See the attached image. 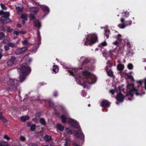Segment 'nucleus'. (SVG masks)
<instances>
[{
	"label": "nucleus",
	"mask_w": 146,
	"mask_h": 146,
	"mask_svg": "<svg viewBox=\"0 0 146 146\" xmlns=\"http://www.w3.org/2000/svg\"><path fill=\"white\" fill-rule=\"evenodd\" d=\"M67 71L70 75L74 76L78 84L82 86L84 88H88L90 86L94 84L96 80V77L94 75L85 71L80 74L77 73L78 69L76 68H68Z\"/></svg>",
	"instance_id": "nucleus-1"
},
{
	"label": "nucleus",
	"mask_w": 146,
	"mask_h": 146,
	"mask_svg": "<svg viewBox=\"0 0 146 146\" xmlns=\"http://www.w3.org/2000/svg\"><path fill=\"white\" fill-rule=\"evenodd\" d=\"M31 70L30 67L25 65H21L18 68V71L19 74V80L10 78L7 82V84L10 87V89L11 90L15 91L17 90L18 82H22L24 81L27 76L31 72Z\"/></svg>",
	"instance_id": "nucleus-2"
},
{
	"label": "nucleus",
	"mask_w": 146,
	"mask_h": 146,
	"mask_svg": "<svg viewBox=\"0 0 146 146\" xmlns=\"http://www.w3.org/2000/svg\"><path fill=\"white\" fill-rule=\"evenodd\" d=\"M65 114H62L61 116L62 122L65 123L67 122L72 127L77 129L79 131H74L73 132V134L74 136L78 139L82 140V142H83L84 135L81 130L80 125L78 123L76 120L69 118L68 113L66 110H65Z\"/></svg>",
	"instance_id": "nucleus-3"
},
{
	"label": "nucleus",
	"mask_w": 146,
	"mask_h": 146,
	"mask_svg": "<svg viewBox=\"0 0 146 146\" xmlns=\"http://www.w3.org/2000/svg\"><path fill=\"white\" fill-rule=\"evenodd\" d=\"M127 93L126 94L129 100H131L133 99V96L134 94H135L136 96H141L145 94V91L142 90L140 94L137 92V88H134L133 85L132 84H128L127 86Z\"/></svg>",
	"instance_id": "nucleus-4"
},
{
	"label": "nucleus",
	"mask_w": 146,
	"mask_h": 146,
	"mask_svg": "<svg viewBox=\"0 0 146 146\" xmlns=\"http://www.w3.org/2000/svg\"><path fill=\"white\" fill-rule=\"evenodd\" d=\"M97 36L95 34H90L86 35L83 40L84 45H91L96 41Z\"/></svg>",
	"instance_id": "nucleus-5"
},
{
	"label": "nucleus",
	"mask_w": 146,
	"mask_h": 146,
	"mask_svg": "<svg viewBox=\"0 0 146 146\" xmlns=\"http://www.w3.org/2000/svg\"><path fill=\"white\" fill-rule=\"evenodd\" d=\"M3 15L0 19L1 22L5 24H7L10 21L9 17L10 15V13L9 12H4L2 11H0V15Z\"/></svg>",
	"instance_id": "nucleus-6"
},
{
	"label": "nucleus",
	"mask_w": 146,
	"mask_h": 146,
	"mask_svg": "<svg viewBox=\"0 0 146 146\" xmlns=\"http://www.w3.org/2000/svg\"><path fill=\"white\" fill-rule=\"evenodd\" d=\"M80 64L83 66H84L86 67L88 66L89 69L91 70H93V69L90 67L91 65L89 64V63L90 62V58L82 57L80 60Z\"/></svg>",
	"instance_id": "nucleus-7"
},
{
	"label": "nucleus",
	"mask_w": 146,
	"mask_h": 146,
	"mask_svg": "<svg viewBox=\"0 0 146 146\" xmlns=\"http://www.w3.org/2000/svg\"><path fill=\"white\" fill-rule=\"evenodd\" d=\"M120 21L121 23L118 24V26L120 28L122 29L125 28L128 25H130L132 22L131 20L125 21L123 18H121Z\"/></svg>",
	"instance_id": "nucleus-8"
},
{
	"label": "nucleus",
	"mask_w": 146,
	"mask_h": 146,
	"mask_svg": "<svg viewBox=\"0 0 146 146\" xmlns=\"http://www.w3.org/2000/svg\"><path fill=\"white\" fill-rule=\"evenodd\" d=\"M119 45V42L117 40H116L115 42H113L110 46L111 49L110 50V52L111 54H112L111 52H113V54H114L115 53L117 52V50H116L117 48Z\"/></svg>",
	"instance_id": "nucleus-9"
},
{
	"label": "nucleus",
	"mask_w": 146,
	"mask_h": 146,
	"mask_svg": "<svg viewBox=\"0 0 146 146\" xmlns=\"http://www.w3.org/2000/svg\"><path fill=\"white\" fill-rule=\"evenodd\" d=\"M29 17L30 20H33V21L34 26L38 29H39L41 27V25L39 21L35 19V16L32 14L30 15Z\"/></svg>",
	"instance_id": "nucleus-10"
},
{
	"label": "nucleus",
	"mask_w": 146,
	"mask_h": 146,
	"mask_svg": "<svg viewBox=\"0 0 146 146\" xmlns=\"http://www.w3.org/2000/svg\"><path fill=\"white\" fill-rule=\"evenodd\" d=\"M18 61V59L16 57L14 56H12L10 59L7 61V64L9 66H11L16 63Z\"/></svg>",
	"instance_id": "nucleus-11"
},
{
	"label": "nucleus",
	"mask_w": 146,
	"mask_h": 146,
	"mask_svg": "<svg viewBox=\"0 0 146 146\" xmlns=\"http://www.w3.org/2000/svg\"><path fill=\"white\" fill-rule=\"evenodd\" d=\"M27 49V48L26 47L18 48L15 51V54L17 55H19L25 52Z\"/></svg>",
	"instance_id": "nucleus-12"
},
{
	"label": "nucleus",
	"mask_w": 146,
	"mask_h": 146,
	"mask_svg": "<svg viewBox=\"0 0 146 146\" xmlns=\"http://www.w3.org/2000/svg\"><path fill=\"white\" fill-rule=\"evenodd\" d=\"M124 98V96L121 93H118L116 97L117 100L119 102H123Z\"/></svg>",
	"instance_id": "nucleus-13"
},
{
	"label": "nucleus",
	"mask_w": 146,
	"mask_h": 146,
	"mask_svg": "<svg viewBox=\"0 0 146 146\" xmlns=\"http://www.w3.org/2000/svg\"><path fill=\"white\" fill-rule=\"evenodd\" d=\"M30 12L31 14L30 15L32 14L34 16V15L36 14V13L38 11V9L37 8L35 7H31L30 9Z\"/></svg>",
	"instance_id": "nucleus-14"
},
{
	"label": "nucleus",
	"mask_w": 146,
	"mask_h": 146,
	"mask_svg": "<svg viewBox=\"0 0 146 146\" xmlns=\"http://www.w3.org/2000/svg\"><path fill=\"white\" fill-rule=\"evenodd\" d=\"M101 106L103 107H107L110 106V104L107 100L102 101L100 104Z\"/></svg>",
	"instance_id": "nucleus-15"
},
{
	"label": "nucleus",
	"mask_w": 146,
	"mask_h": 146,
	"mask_svg": "<svg viewBox=\"0 0 146 146\" xmlns=\"http://www.w3.org/2000/svg\"><path fill=\"white\" fill-rule=\"evenodd\" d=\"M41 7L44 13H46V14H48L49 12V8L46 5H41Z\"/></svg>",
	"instance_id": "nucleus-16"
},
{
	"label": "nucleus",
	"mask_w": 146,
	"mask_h": 146,
	"mask_svg": "<svg viewBox=\"0 0 146 146\" xmlns=\"http://www.w3.org/2000/svg\"><path fill=\"white\" fill-rule=\"evenodd\" d=\"M114 37L116 38L117 40L123 43V42H122V38L121 35V34H118L117 36H115Z\"/></svg>",
	"instance_id": "nucleus-17"
},
{
	"label": "nucleus",
	"mask_w": 146,
	"mask_h": 146,
	"mask_svg": "<svg viewBox=\"0 0 146 146\" xmlns=\"http://www.w3.org/2000/svg\"><path fill=\"white\" fill-rule=\"evenodd\" d=\"M7 37V40L8 41L9 40V38L8 36H6ZM6 37L5 36V35L4 33H1L0 34V39L3 40Z\"/></svg>",
	"instance_id": "nucleus-18"
},
{
	"label": "nucleus",
	"mask_w": 146,
	"mask_h": 146,
	"mask_svg": "<svg viewBox=\"0 0 146 146\" xmlns=\"http://www.w3.org/2000/svg\"><path fill=\"white\" fill-rule=\"evenodd\" d=\"M44 139L46 141L49 142L51 140V137L50 136L46 135L44 137Z\"/></svg>",
	"instance_id": "nucleus-19"
},
{
	"label": "nucleus",
	"mask_w": 146,
	"mask_h": 146,
	"mask_svg": "<svg viewBox=\"0 0 146 146\" xmlns=\"http://www.w3.org/2000/svg\"><path fill=\"white\" fill-rule=\"evenodd\" d=\"M0 146H9L7 142L2 141L0 142Z\"/></svg>",
	"instance_id": "nucleus-20"
},
{
	"label": "nucleus",
	"mask_w": 146,
	"mask_h": 146,
	"mask_svg": "<svg viewBox=\"0 0 146 146\" xmlns=\"http://www.w3.org/2000/svg\"><path fill=\"white\" fill-rule=\"evenodd\" d=\"M58 66L56 65H54L52 68L53 72L56 73L58 72Z\"/></svg>",
	"instance_id": "nucleus-21"
},
{
	"label": "nucleus",
	"mask_w": 146,
	"mask_h": 146,
	"mask_svg": "<svg viewBox=\"0 0 146 146\" xmlns=\"http://www.w3.org/2000/svg\"><path fill=\"white\" fill-rule=\"evenodd\" d=\"M110 34V31L107 28L105 29V36H106L107 38H109V35Z\"/></svg>",
	"instance_id": "nucleus-22"
},
{
	"label": "nucleus",
	"mask_w": 146,
	"mask_h": 146,
	"mask_svg": "<svg viewBox=\"0 0 146 146\" xmlns=\"http://www.w3.org/2000/svg\"><path fill=\"white\" fill-rule=\"evenodd\" d=\"M124 68V66L122 64H119L117 66V69L119 71H121L123 70Z\"/></svg>",
	"instance_id": "nucleus-23"
},
{
	"label": "nucleus",
	"mask_w": 146,
	"mask_h": 146,
	"mask_svg": "<svg viewBox=\"0 0 146 146\" xmlns=\"http://www.w3.org/2000/svg\"><path fill=\"white\" fill-rule=\"evenodd\" d=\"M29 119V117L28 116H22L21 118V121L23 122H25Z\"/></svg>",
	"instance_id": "nucleus-24"
},
{
	"label": "nucleus",
	"mask_w": 146,
	"mask_h": 146,
	"mask_svg": "<svg viewBox=\"0 0 146 146\" xmlns=\"http://www.w3.org/2000/svg\"><path fill=\"white\" fill-rule=\"evenodd\" d=\"M57 128L60 131H62L64 129V127L62 126L60 124H58L57 125Z\"/></svg>",
	"instance_id": "nucleus-25"
},
{
	"label": "nucleus",
	"mask_w": 146,
	"mask_h": 146,
	"mask_svg": "<svg viewBox=\"0 0 146 146\" xmlns=\"http://www.w3.org/2000/svg\"><path fill=\"white\" fill-rule=\"evenodd\" d=\"M21 18L24 21H26L27 19V16L26 14H23L21 15Z\"/></svg>",
	"instance_id": "nucleus-26"
},
{
	"label": "nucleus",
	"mask_w": 146,
	"mask_h": 146,
	"mask_svg": "<svg viewBox=\"0 0 146 146\" xmlns=\"http://www.w3.org/2000/svg\"><path fill=\"white\" fill-rule=\"evenodd\" d=\"M65 142L64 144V146H68L70 141V139L69 138H67L65 139Z\"/></svg>",
	"instance_id": "nucleus-27"
},
{
	"label": "nucleus",
	"mask_w": 146,
	"mask_h": 146,
	"mask_svg": "<svg viewBox=\"0 0 146 146\" xmlns=\"http://www.w3.org/2000/svg\"><path fill=\"white\" fill-rule=\"evenodd\" d=\"M16 8L17 13H21L22 11V7H16Z\"/></svg>",
	"instance_id": "nucleus-28"
},
{
	"label": "nucleus",
	"mask_w": 146,
	"mask_h": 146,
	"mask_svg": "<svg viewBox=\"0 0 146 146\" xmlns=\"http://www.w3.org/2000/svg\"><path fill=\"white\" fill-rule=\"evenodd\" d=\"M65 131L66 133L68 134H72L73 133L72 131L68 128H65Z\"/></svg>",
	"instance_id": "nucleus-29"
},
{
	"label": "nucleus",
	"mask_w": 146,
	"mask_h": 146,
	"mask_svg": "<svg viewBox=\"0 0 146 146\" xmlns=\"http://www.w3.org/2000/svg\"><path fill=\"white\" fill-rule=\"evenodd\" d=\"M129 13L128 12H125L122 13V15L126 17H127L129 15Z\"/></svg>",
	"instance_id": "nucleus-30"
},
{
	"label": "nucleus",
	"mask_w": 146,
	"mask_h": 146,
	"mask_svg": "<svg viewBox=\"0 0 146 146\" xmlns=\"http://www.w3.org/2000/svg\"><path fill=\"white\" fill-rule=\"evenodd\" d=\"M40 123L44 125H46V123L45 120L42 118H41L40 119Z\"/></svg>",
	"instance_id": "nucleus-31"
},
{
	"label": "nucleus",
	"mask_w": 146,
	"mask_h": 146,
	"mask_svg": "<svg viewBox=\"0 0 146 146\" xmlns=\"http://www.w3.org/2000/svg\"><path fill=\"white\" fill-rule=\"evenodd\" d=\"M107 45V43L105 41L102 42L99 45V47H102V46H105Z\"/></svg>",
	"instance_id": "nucleus-32"
},
{
	"label": "nucleus",
	"mask_w": 146,
	"mask_h": 146,
	"mask_svg": "<svg viewBox=\"0 0 146 146\" xmlns=\"http://www.w3.org/2000/svg\"><path fill=\"white\" fill-rule=\"evenodd\" d=\"M19 139L21 141L24 142L25 141L26 138L24 136L21 135L19 137Z\"/></svg>",
	"instance_id": "nucleus-33"
},
{
	"label": "nucleus",
	"mask_w": 146,
	"mask_h": 146,
	"mask_svg": "<svg viewBox=\"0 0 146 146\" xmlns=\"http://www.w3.org/2000/svg\"><path fill=\"white\" fill-rule=\"evenodd\" d=\"M7 45H8L9 47H10L11 48H14L15 47V44L13 42H9L7 44Z\"/></svg>",
	"instance_id": "nucleus-34"
},
{
	"label": "nucleus",
	"mask_w": 146,
	"mask_h": 146,
	"mask_svg": "<svg viewBox=\"0 0 146 146\" xmlns=\"http://www.w3.org/2000/svg\"><path fill=\"white\" fill-rule=\"evenodd\" d=\"M107 73L109 76L110 77H112L113 76V72L109 70L107 72Z\"/></svg>",
	"instance_id": "nucleus-35"
},
{
	"label": "nucleus",
	"mask_w": 146,
	"mask_h": 146,
	"mask_svg": "<svg viewBox=\"0 0 146 146\" xmlns=\"http://www.w3.org/2000/svg\"><path fill=\"white\" fill-rule=\"evenodd\" d=\"M37 50V48H36L35 47H33V49H32L31 50L32 53L33 54L35 53L36 52Z\"/></svg>",
	"instance_id": "nucleus-36"
},
{
	"label": "nucleus",
	"mask_w": 146,
	"mask_h": 146,
	"mask_svg": "<svg viewBox=\"0 0 146 146\" xmlns=\"http://www.w3.org/2000/svg\"><path fill=\"white\" fill-rule=\"evenodd\" d=\"M128 68L129 70H132L133 69V66L131 64H129L128 65Z\"/></svg>",
	"instance_id": "nucleus-37"
},
{
	"label": "nucleus",
	"mask_w": 146,
	"mask_h": 146,
	"mask_svg": "<svg viewBox=\"0 0 146 146\" xmlns=\"http://www.w3.org/2000/svg\"><path fill=\"white\" fill-rule=\"evenodd\" d=\"M36 125H32L30 127V129L31 130L33 131L35 129Z\"/></svg>",
	"instance_id": "nucleus-38"
},
{
	"label": "nucleus",
	"mask_w": 146,
	"mask_h": 146,
	"mask_svg": "<svg viewBox=\"0 0 146 146\" xmlns=\"http://www.w3.org/2000/svg\"><path fill=\"white\" fill-rule=\"evenodd\" d=\"M37 35L39 40H40L41 39V37L40 35V32L38 30L37 31Z\"/></svg>",
	"instance_id": "nucleus-39"
},
{
	"label": "nucleus",
	"mask_w": 146,
	"mask_h": 146,
	"mask_svg": "<svg viewBox=\"0 0 146 146\" xmlns=\"http://www.w3.org/2000/svg\"><path fill=\"white\" fill-rule=\"evenodd\" d=\"M3 138L7 141H9L10 139V137L7 135H4Z\"/></svg>",
	"instance_id": "nucleus-40"
},
{
	"label": "nucleus",
	"mask_w": 146,
	"mask_h": 146,
	"mask_svg": "<svg viewBox=\"0 0 146 146\" xmlns=\"http://www.w3.org/2000/svg\"><path fill=\"white\" fill-rule=\"evenodd\" d=\"M1 7L3 9L6 10L7 9V8L4 5L2 4H1Z\"/></svg>",
	"instance_id": "nucleus-41"
},
{
	"label": "nucleus",
	"mask_w": 146,
	"mask_h": 146,
	"mask_svg": "<svg viewBox=\"0 0 146 146\" xmlns=\"http://www.w3.org/2000/svg\"><path fill=\"white\" fill-rule=\"evenodd\" d=\"M48 102L52 106H54V104L53 102L50 99H49L48 100Z\"/></svg>",
	"instance_id": "nucleus-42"
},
{
	"label": "nucleus",
	"mask_w": 146,
	"mask_h": 146,
	"mask_svg": "<svg viewBox=\"0 0 146 146\" xmlns=\"http://www.w3.org/2000/svg\"><path fill=\"white\" fill-rule=\"evenodd\" d=\"M9 47L8 45H5L4 46V49L6 51H7L9 50Z\"/></svg>",
	"instance_id": "nucleus-43"
},
{
	"label": "nucleus",
	"mask_w": 146,
	"mask_h": 146,
	"mask_svg": "<svg viewBox=\"0 0 146 146\" xmlns=\"http://www.w3.org/2000/svg\"><path fill=\"white\" fill-rule=\"evenodd\" d=\"M19 34H20L19 31H14L13 33V34L14 35H17Z\"/></svg>",
	"instance_id": "nucleus-44"
},
{
	"label": "nucleus",
	"mask_w": 146,
	"mask_h": 146,
	"mask_svg": "<svg viewBox=\"0 0 146 146\" xmlns=\"http://www.w3.org/2000/svg\"><path fill=\"white\" fill-rule=\"evenodd\" d=\"M72 144L73 146H80L78 145L75 141H74L72 143Z\"/></svg>",
	"instance_id": "nucleus-45"
},
{
	"label": "nucleus",
	"mask_w": 146,
	"mask_h": 146,
	"mask_svg": "<svg viewBox=\"0 0 146 146\" xmlns=\"http://www.w3.org/2000/svg\"><path fill=\"white\" fill-rule=\"evenodd\" d=\"M116 90H111L110 91V93H111L112 95L115 92Z\"/></svg>",
	"instance_id": "nucleus-46"
},
{
	"label": "nucleus",
	"mask_w": 146,
	"mask_h": 146,
	"mask_svg": "<svg viewBox=\"0 0 146 146\" xmlns=\"http://www.w3.org/2000/svg\"><path fill=\"white\" fill-rule=\"evenodd\" d=\"M20 33L23 34L26 33V31L24 30H22L21 31H19Z\"/></svg>",
	"instance_id": "nucleus-47"
},
{
	"label": "nucleus",
	"mask_w": 146,
	"mask_h": 146,
	"mask_svg": "<svg viewBox=\"0 0 146 146\" xmlns=\"http://www.w3.org/2000/svg\"><path fill=\"white\" fill-rule=\"evenodd\" d=\"M143 81L142 80L137 81V83L139 84V85L137 86L139 87V86H140L141 84L143 83Z\"/></svg>",
	"instance_id": "nucleus-48"
},
{
	"label": "nucleus",
	"mask_w": 146,
	"mask_h": 146,
	"mask_svg": "<svg viewBox=\"0 0 146 146\" xmlns=\"http://www.w3.org/2000/svg\"><path fill=\"white\" fill-rule=\"evenodd\" d=\"M32 61V59L31 58H29L28 60L26 62V64H29Z\"/></svg>",
	"instance_id": "nucleus-49"
},
{
	"label": "nucleus",
	"mask_w": 146,
	"mask_h": 146,
	"mask_svg": "<svg viewBox=\"0 0 146 146\" xmlns=\"http://www.w3.org/2000/svg\"><path fill=\"white\" fill-rule=\"evenodd\" d=\"M1 120L4 123H6L7 122V121L4 117Z\"/></svg>",
	"instance_id": "nucleus-50"
},
{
	"label": "nucleus",
	"mask_w": 146,
	"mask_h": 146,
	"mask_svg": "<svg viewBox=\"0 0 146 146\" xmlns=\"http://www.w3.org/2000/svg\"><path fill=\"white\" fill-rule=\"evenodd\" d=\"M123 41L125 43H126L127 44H128V40L127 38H126L125 40H123Z\"/></svg>",
	"instance_id": "nucleus-51"
},
{
	"label": "nucleus",
	"mask_w": 146,
	"mask_h": 146,
	"mask_svg": "<svg viewBox=\"0 0 146 146\" xmlns=\"http://www.w3.org/2000/svg\"><path fill=\"white\" fill-rule=\"evenodd\" d=\"M23 43L24 45L28 44V42L27 40H25L23 42Z\"/></svg>",
	"instance_id": "nucleus-52"
},
{
	"label": "nucleus",
	"mask_w": 146,
	"mask_h": 146,
	"mask_svg": "<svg viewBox=\"0 0 146 146\" xmlns=\"http://www.w3.org/2000/svg\"><path fill=\"white\" fill-rule=\"evenodd\" d=\"M86 94V93L84 91H82V96L84 97L85 96Z\"/></svg>",
	"instance_id": "nucleus-53"
},
{
	"label": "nucleus",
	"mask_w": 146,
	"mask_h": 146,
	"mask_svg": "<svg viewBox=\"0 0 146 146\" xmlns=\"http://www.w3.org/2000/svg\"><path fill=\"white\" fill-rule=\"evenodd\" d=\"M144 87L145 89L146 90V78L144 80Z\"/></svg>",
	"instance_id": "nucleus-54"
},
{
	"label": "nucleus",
	"mask_w": 146,
	"mask_h": 146,
	"mask_svg": "<svg viewBox=\"0 0 146 146\" xmlns=\"http://www.w3.org/2000/svg\"><path fill=\"white\" fill-rule=\"evenodd\" d=\"M7 31L9 32H11L12 31L11 29L9 27L7 28Z\"/></svg>",
	"instance_id": "nucleus-55"
},
{
	"label": "nucleus",
	"mask_w": 146,
	"mask_h": 146,
	"mask_svg": "<svg viewBox=\"0 0 146 146\" xmlns=\"http://www.w3.org/2000/svg\"><path fill=\"white\" fill-rule=\"evenodd\" d=\"M0 30L4 31H5V29L4 27H0Z\"/></svg>",
	"instance_id": "nucleus-56"
},
{
	"label": "nucleus",
	"mask_w": 146,
	"mask_h": 146,
	"mask_svg": "<svg viewBox=\"0 0 146 146\" xmlns=\"http://www.w3.org/2000/svg\"><path fill=\"white\" fill-rule=\"evenodd\" d=\"M128 77L129 78L131 79L134 80V78L133 76L130 75L128 76Z\"/></svg>",
	"instance_id": "nucleus-57"
},
{
	"label": "nucleus",
	"mask_w": 146,
	"mask_h": 146,
	"mask_svg": "<svg viewBox=\"0 0 146 146\" xmlns=\"http://www.w3.org/2000/svg\"><path fill=\"white\" fill-rule=\"evenodd\" d=\"M4 117L1 113L0 114V119L1 120Z\"/></svg>",
	"instance_id": "nucleus-58"
},
{
	"label": "nucleus",
	"mask_w": 146,
	"mask_h": 146,
	"mask_svg": "<svg viewBox=\"0 0 146 146\" xmlns=\"http://www.w3.org/2000/svg\"><path fill=\"white\" fill-rule=\"evenodd\" d=\"M21 27V25L20 24H18L17 25V27L18 28H19Z\"/></svg>",
	"instance_id": "nucleus-59"
},
{
	"label": "nucleus",
	"mask_w": 146,
	"mask_h": 146,
	"mask_svg": "<svg viewBox=\"0 0 146 146\" xmlns=\"http://www.w3.org/2000/svg\"><path fill=\"white\" fill-rule=\"evenodd\" d=\"M58 94L56 92H55L54 93V96L56 97L57 95Z\"/></svg>",
	"instance_id": "nucleus-60"
},
{
	"label": "nucleus",
	"mask_w": 146,
	"mask_h": 146,
	"mask_svg": "<svg viewBox=\"0 0 146 146\" xmlns=\"http://www.w3.org/2000/svg\"><path fill=\"white\" fill-rule=\"evenodd\" d=\"M129 53L131 54V55H133L134 53L132 51H130L129 52Z\"/></svg>",
	"instance_id": "nucleus-61"
},
{
	"label": "nucleus",
	"mask_w": 146,
	"mask_h": 146,
	"mask_svg": "<svg viewBox=\"0 0 146 146\" xmlns=\"http://www.w3.org/2000/svg\"><path fill=\"white\" fill-rule=\"evenodd\" d=\"M31 146H38V145L35 143H32Z\"/></svg>",
	"instance_id": "nucleus-62"
},
{
	"label": "nucleus",
	"mask_w": 146,
	"mask_h": 146,
	"mask_svg": "<svg viewBox=\"0 0 146 146\" xmlns=\"http://www.w3.org/2000/svg\"><path fill=\"white\" fill-rule=\"evenodd\" d=\"M30 123H28L27 124V126H28V127H30Z\"/></svg>",
	"instance_id": "nucleus-63"
},
{
	"label": "nucleus",
	"mask_w": 146,
	"mask_h": 146,
	"mask_svg": "<svg viewBox=\"0 0 146 146\" xmlns=\"http://www.w3.org/2000/svg\"><path fill=\"white\" fill-rule=\"evenodd\" d=\"M143 62H146V59L144 58L143 59Z\"/></svg>",
	"instance_id": "nucleus-64"
}]
</instances>
